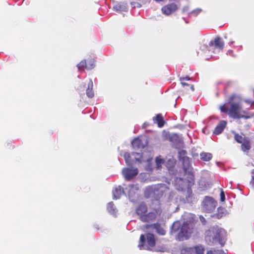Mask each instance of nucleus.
<instances>
[{"label":"nucleus","instance_id":"obj_1","mask_svg":"<svg viewBox=\"0 0 254 254\" xmlns=\"http://www.w3.org/2000/svg\"><path fill=\"white\" fill-rule=\"evenodd\" d=\"M144 228L149 232L146 235H140L138 247L140 250L152 251L156 244L153 233H159V223L157 222L152 224H146Z\"/></svg>","mask_w":254,"mask_h":254},{"label":"nucleus","instance_id":"obj_2","mask_svg":"<svg viewBox=\"0 0 254 254\" xmlns=\"http://www.w3.org/2000/svg\"><path fill=\"white\" fill-rule=\"evenodd\" d=\"M226 238L225 231L217 226L211 227L205 232V241L208 245L219 243L222 246Z\"/></svg>","mask_w":254,"mask_h":254},{"label":"nucleus","instance_id":"obj_3","mask_svg":"<svg viewBox=\"0 0 254 254\" xmlns=\"http://www.w3.org/2000/svg\"><path fill=\"white\" fill-rule=\"evenodd\" d=\"M131 155L136 162L146 163L145 169L147 171H152L155 166L159 167V156L155 157L154 163L153 160V153L151 151H144L142 154L132 152Z\"/></svg>","mask_w":254,"mask_h":254},{"label":"nucleus","instance_id":"obj_4","mask_svg":"<svg viewBox=\"0 0 254 254\" xmlns=\"http://www.w3.org/2000/svg\"><path fill=\"white\" fill-rule=\"evenodd\" d=\"M194 226V215L190 214L188 220L184 222L180 231L176 237V239L179 241L189 239L193 233Z\"/></svg>","mask_w":254,"mask_h":254},{"label":"nucleus","instance_id":"obj_5","mask_svg":"<svg viewBox=\"0 0 254 254\" xmlns=\"http://www.w3.org/2000/svg\"><path fill=\"white\" fill-rule=\"evenodd\" d=\"M219 109L221 112L227 113L230 117L234 119L249 118V117L242 115V114H245L246 112L242 110V106L239 103H232L229 109L225 107V105L221 106Z\"/></svg>","mask_w":254,"mask_h":254},{"label":"nucleus","instance_id":"obj_6","mask_svg":"<svg viewBox=\"0 0 254 254\" xmlns=\"http://www.w3.org/2000/svg\"><path fill=\"white\" fill-rule=\"evenodd\" d=\"M224 46V42L222 39L217 37L209 42L208 46L204 45L202 50L206 49L208 51H210L216 50L217 51V52H219L223 50Z\"/></svg>","mask_w":254,"mask_h":254},{"label":"nucleus","instance_id":"obj_7","mask_svg":"<svg viewBox=\"0 0 254 254\" xmlns=\"http://www.w3.org/2000/svg\"><path fill=\"white\" fill-rule=\"evenodd\" d=\"M217 202L212 197L206 196L202 202V210L207 213H211L216 208Z\"/></svg>","mask_w":254,"mask_h":254},{"label":"nucleus","instance_id":"obj_8","mask_svg":"<svg viewBox=\"0 0 254 254\" xmlns=\"http://www.w3.org/2000/svg\"><path fill=\"white\" fill-rule=\"evenodd\" d=\"M182 164L183 169L186 174H188L190 180L189 182L191 183L194 180V175L193 172V168L191 166L190 158H186V159L181 161Z\"/></svg>","mask_w":254,"mask_h":254},{"label":"nucleus","instance_id":"obj_9","mask_svg":"<svg viewBox=\"0 0 254 254\" xmlns=\"http://www.w3.org/2000/svg\"><path fill=\"white\" fill-rule=\"evenodd\" d=\"M95 66V60L92 58H88L82 60L77 65V67L79 70H83L84 69L90 70Z\"/></svg>","mask_w":254,"mask_h":254},{"label":"nucleus","instance_id":"obj_10","mask_svg":"<svg viewBox=\"0 0 254 254\" xmlns=\"http://www.w3.org/2000/svg\"><path fill=\"white\" fill-rule=\"evenodd\" d=\"M122 173L127 181H129L138 173L137 168L131 169L124 168L122 170Z\"/></svg>","mask_w":254,"mask_h":254},{"label":"nucleus","instance_id":"obj_11","mask_svg":"<svg viewBox=\"0 0 254 254\" xmlns=\"http://www.w3.org/2000/svg\"><path fill=\"white\" fill-rule=\"evenodd\" d=\"M163 134L166 138H168L167 135H168L169 140L175 144L176 147H182L183 146V141L178 134H173L170 135L168 132H165V131H163Z\"/></svg>","mask_w":254,"mask_h":254},{"label":"nucleus","instance_id":"obj_12","mask_svg":"<svg viewBox=\"0 0 254 254\" xmlns=\"http://www.w3.org/2000/svg\"><path fill=\"white\" fill-rule=\"evenodd\" d=\"M179 7L180 5H178L175 3H171L162 7L161 11L163 14L166 15H169L172 13L176 11Z\"/></svg>","mask_w":254,"mask_h":254},{"label":"nucleus","instance_id":"obj_13","mask_svg":"<svg viewBox=\"0 0 254 254\" xmlns=\"http://www.w3.org/2000/svg\"><path fill=\"white\" fill-rule=\"evenodd\" d=\"M131 145L134 149H141L144 148L146 146V141L144 139L138 137L132 140L131 141Z\"/></svg>","mask_w":254,"mask_h":254},{"label":"nucleus","instance_id":"obj_14","mask_svg":"<svg viewBox=\"0 0 254 254\" xmlns=\"http://www.w3.org/2000/svg\"><path fill=\"white\" fill-rule=\"evenodd\" d=\"M157 211L151 212L145 214L141 217V220L143 222H151L154 221L157 217Z\"/></svg>","mask_w":254,"mask_h":254},{"label":"nucleus","instance_id":"obj_15","mask_svg":"<svg viewBox=\"0 0 254 254\" xmlns=\"http://www.w3.org/2000/svg\"><path fill=\"white\" fill-rule=\"evenodd\" d=\"M174 183L176 189L179 190H183L187 187L186 181L182 178H176Z\"/></svg>","mask_w":254,"mask_h":254},{"label":"nucleus","instance_id":"obj_16","mask_svg":"<svg viewBox=\"0 0 254 254\" xmlns=\"http://www.w3.org/2000/svg\"><path fill=\"white\" fill-rule=\"evenodd\" d=\"M147 210V206L144 203H141L136 208V212L138 215L139 216V218L141 220V217L144 215Z\"/></svg>","mask_w":254,"mask_h":254},{"label":"nucleus","instance_id":"obj_17","mask_svg":"<svg viewBox=\"0 0 254 254\" xmlns=\"http://www.w3.org/2000/svg\"><path fill=\"white\" fill-rule=\"evenodd\" d=\"M227 124V122L225 121H222L216 127L213 133L215 134H220L225 128Z\"/></svg>","mask_w":254,"mask_h":254},{"label":"nucleus","instance_id":"obj_18","mask_svg":"<svg viewBox=\"0 0 254 254\" xmlns=\"http://www.w3.org/2000/svg\"><path fill=\"white\" fill-rule=\"evenodd\" d=\"M226 214V210L223 207H219L217 208V212L212 216L217 219H220L223 216H225Z\"/></svg>","mask_w":254,"mask_h":254},{"label":"nucleus","instance_id":"obj_19","mask_svg":"<svg viewBox=\"0 0 254 254\" xmlns=\"http://www.w3.org/2000/svg\"><path fill=\"white\" fill-rule=\"evenodd\" d=\"M241 147L242 151L247 154L249 152V151L251 148L250 141L248 139H246L245 141L241 143Z\"/></svg>","mask_w":254,"mask_h":254},{"label":"nucleus","instance_id":"obj_20","mask_svg":"<svg viewBox=\"0 0 254 254\" xmlns=\"http://www.w3.org/2000/svg\"><path fill=\"white\" fill-rule=\"evenodd\" d=\"M113 193L114 198L117 199L121 197V196L124 193V191L121 186H119L113 191Z\"/></svg>","mask_w":254,"mask_h":254},{"label":"nucleus","instance_id":"obj_21","mask_svg":"<svg viewBox=\"0 0 254 254\" xmlns=\"http://www.w3.org/2000/svg\"><path fill=\"white\" fill-rule=\"evenodd\" d=\"M93 83L91 80H90L88 83V87L86 89V95L89 98H92L94 96V93L93 90Z\"/></svg>","mask_w":254,"mask_h":254},{"label":"nucleus","instance_id":"obj_22","mask_svg":"<svg viewBox=\"0 0 254 254\" xmlns=\"http://www.w3.org/2000/svg\"><path fill=\"white\" fill-rule=\"evenodd\" d=\"M180 80L181 81V84L183 87L190 86L191 90L192 91L194 90V86L193 85L190 84L186 82L187 81L190 80V78L189 76H187L186 77H180Z\"/></svg>","mask_w":254,"mask_h":254},{"label":"nucleus","instance_id":"obj_23","mask_svg":"<svg viewBox=\"0 0 254 254\" xmlns=\"http://www.w3.org/2000/svg\"><path fill=\"white\" fill-rule=\"evenodd\" d=\"M186 200L187 201L190 203H193L196 201V199L192 193V191L190 189H188L187 190Z\"/></svg>","mask_w":254,"mask_h":254},{"label":"nucleus","instance_id":"obj_24","mask_svg":"<svg viewBox=\"0 0 254 254\" xmlns=\"http://www.w3.org/2000/svg\"><path fill=\"white\" fill-rule=\"evenodd\" d=\"M200 159L204 161H209L212 158V155L210 153L201 152L200 154Z\"/></svg>","mask_w":254,"mask_h":254},{"label":"nucleus","instance_id":"obj_25","mask_svg":"<svg viewBox=\"0 0 254 254\" xmlns=\"http://www.w3.org/2000/svg\"><path fill=\"white\" fill-rule=\"evenodd\" d=\"M181 227V223L180 221H177L174 222V223L172 225L171 229V233L173 234V233H176L177 232Z\"/></svg>","mask_w":254,"mask_h":254},{"label":"nucleus","instance_id":"obj_26","mask_svg":"<svg viewBox=\"0 0 254 254\" xmlns=\"http://www.w3.org/2000/svg\"><path fill=\"white\" fill-rule=\"evenodd\" d=\"M232 133L234 134L235 140L238 143L241 144L242 142H243L247 139L245 137H244L242 135H239L238 133H236L234 131H233Z\"/></svg>","mask_w":254,"mask_h":254},{"label":"nucleus","instance_id":"obj_27","mask_svg":"<svg viewBox=\"0 0 254 254\" xmlns=\"http://www.w3.org/2000/svg\"><path fill=\"white\" fill-rule=\"evenodd\" d=\"M187 152L185 150H181L179 151L178 157L180 162L186 159V158H189V157L187 156Z\"/></svg>","mask_w":254,"mask_h":254},{"label":"nucleus","instance_id":"obj_28","mask_svg":"<svg viewBox=\"0 0 254 254\" xmlns=\"http://www.w3.org/2000/svg\"><path fill=\"white\" fill-rule=\"evenodd\" d=\"M193 251H195V254H203L204 248L201 245L196 246L193 248Z\"/></svg>","mask_w":254,"mask_h":254},{"label":"nucleus","instance_id":"obj_29","mask_svg":"<svg viewBox=\"0 0 254 254\" xmlns=\"http://www.w3.org/2000/svg\"><path fill=\"white\" fill-rule=\"evenodd\" d=\"M166 182L167 183V184H162L160 183V187H159L160 192H167L169 191V188L168 187V185L169 184V183L168 181H167V182L166 181Z\"/></svg>","mask_w":254,"mask_h":254},{"label":"nucleus","instance_id":"obj_30","mask_svg":"<svg viewBox=\"0 0 254 254\" xmlns=\"http://www.w3.org/2000/svg\"><path fill=\"white\" fill-rule=\"evenodd\" d=\"M193 252V248L185 247L181 250V254H192Z\"/></svg>","mask_w":254,"mask_h":254},{"label":"nucleus","instance_id":"obj_31","mask_svg":"<svg viewBox=\"0 0 254 254\" xmlns=\"http://www.w3.org/2000/svg\"><path fill=\"white\" fill-rule=\"evenodd\" d=\"M124 158L125 159V161L127 163V164L128 165H131L132 164V162L131 161V156L130 154L129 153H125L124 154Z\"/></svg>","mask_w":254,"mask_h":254},{"label":"nucleus","instance_id":"obj_32","mask_svg":"<svg viewBox=\"0 0 254 254\" xmlns=\"http://www.w3.org/2000/svg\"><path fill=\"white\" fill-rule=\"evenodd\" d=\"M134 190H137L138 189L136 187H135L134 185H131L130 189H129V191H128V195L129 197L133 196V194L135 193L134 192Z\"/></svg>","mask_w":254,"mask_h":254},{"label":"nucleus","instance_id":"obj_33","mask_svg":"<svg viewBox=\"0 0 254 254\" xmlns=\"http://www.w3.org/2000/svg\"><path fill=\"white\" fill-rule=\"evenodd\" d=\"M207 254H226L222 250H212L207 252Z\"/></svg>","mask_w":254,"mask_h":254},{"label":"nucleus","instance_id":"obj_34","mask_svg":"<svg viewBox=\"0 0 254 254\" xmlns=\"http://www.w3.org/2000/svg\"><path fill=\"white\" fill-rule=\"evenodd\" d=\"M201 11V9L200 8H196L190 13H189V15H193L194 16H197L200 12Z\"/></svg>","mask_w":254,"mask_h":254},{"label":"nucleus","instance_id":"obj_35","mask_svg":"<svg viewBox=\"0 0 254 254\" xmlns=\"http://www.w3.org/2000/svg\"><path fill=\"white\" fill-rule=\"evenodd\" d=\"M166 124L164 121L163 116L160 114V128L162 127Z\"/></svg>","mask_w":254,"mask_h":254},{"label":"nucleus","instance_id":"obj_36","mask_svg":"<svg viewBox=\"0 0 254 254\" xmlns=\"http://www.w3.org/2000/svg\"><path fill=\"white\" fill-rule=\"evenodd\" d=\"M154 123L157 124L159 126V114L156 115L155 117L153 118Z\"/></svg>","mask_w":254,"mask_h":254},{"label":"nucleus","instance_id":"obj_37","mask_svg":"<svg viewBox=\"0 0 254 254\" xmlns=\"http://www.w3.org/2000/svg\"><path fill=\"white\" fill-rule=\"evenodd\" d=\"M225 199V196L224 192L223 190H221L220 192V200L221 201H224Z\"/></svg>","mask_w":254,"mask_h":254},{"label":"nucleus","instance_id":"obj_38","mask_svg":"<svg viewBox=\"0 0 254 254\" xmlns=\"http://www.w3.org/2000/svg\"><path fill=\"white\" fill-rule=\"evenodd\" d=\"M199 219L203 224H205L206 221L204 217H203L202 216H200Z\"/></svg>","mask_w":254,"mask_h":254},{"label":"nucleus","instance_id":"obj_39","mask_svg":"<svg viewBox=\"0 0 254 254\" xmlns=\"http://www.w3.org/2000/svg\"><path fill=\"white\" fill-rule=\"evenodd\" d=\"M166 234V231L162 228L160 227V235H164Z\"/></svg>","mask_w":254,"mask_h":254},{"label":"nucleus","instance_id":"obj_40","mask_svg":"<svg viewBox=\"0 0 254 254\" xmlns=\"http://www.w3.org/2000/svg\"><path fill=\"white\" fill-rule=\"evenodd\" d=\"M189 8L188 6H185L183 8V12H185L189 10Z\"/></svg>","mask_w":254,"mask_h":254},{"label":"nucleus","instance_id":"obj_41","mask_svg":"<svg viewBox=\"0 0 254 254\" xmlns=\"http://www.w3.org/2000/svg\"><path fill=\"white\" fill-rule=\"evenodd\" d=\"M233 51L232 50H228L227 51V54L228 55H230V56H234L233 55Z\"/></svg>","mask_w":254,"mask_h":254},{"label":"nucleus","instance_id":"obj_42","mask_svg":"<svg viewBox=\"0 0 254 254\" xmlns=\"http://www.w3.org/2000/svg\"><path fill=\"white\" fill-rule=\"evenodd\" d=\"M149 191L150 193H155V189H154L152 187L149 188Z\"/></svg>","mask_w":254,"mask_h":254},{"label":"nucleus","instance_id":"obj_43","mask_svg":"<svg viewBox=\"0 0 254 254\" xmlns=\"http://www.w3.org/2000/svg\"><path fill=\"white\" fill-rule=\"evenodd\" d=\"M164 160L163 159H161L160 158V160H159V162H160V165L161 164H163L164 163Z\"/></svg>","mask_w":254,"mask_h":254},{"label":"nucleus","instance_id":"obj_44","mask_svg":"<svg viewBox=\"0 0 254 254\" xmlns=\"http://www.w3.org/2000/svg\"><path fill=\"white\" fill-rule=\"evenodd\" d=\"M251 184H252L253 187H254V176H253V177H252V179L251 181Z\"/></svg>","mask_w":254,"mask_h":254},{"label":"nucleus","instance_id":"obj_45","mask_svg":"<svg viewBox=\"0 0 254 254\" xmlns=\"http://www.w3.org/2000/svg\"><path fill=\"white\" fill-rule=\"evenodd\" d=\"M113 205H114V204L112 202L108 203V207H112L113 206Z\"/></svg>","mask_w":254,"mask_h":254},{"label":"nucleus","instance_id":"obj_46","mask_svg":"<svg viewBox=\"0 0 254 254\" xmlns=\"http://www.w3.org/2000/svg\"><path fill=\"white\" fill-rule=\"evenodd\" d=\"M149 125V124H147L146 123H144L143 125V127H146L147 126H148Z\"/></svg>","mask_w":254,"mask_h":254},{"label":"nucleus","instance_id":"obj_47","mask_svg":"<svg viewBox=\"0 0 254 254\" xmlns=\"http://www.w3.org/2000/svg\"><path fill=\"white\" fill-rule=\"evenodd\" d=\"M159 251H160V252H165V248H164V249H161V248L160 247Z\"/></svg>","mask_w":254,"mask_h":254},{"label":"nucleus","instance_id":"obj_48","mask_svg":"<svg viewBox=\"0 0 254 254\" xmlns=\"http://www.w3.org/2000/svg\"><path fill=\"white\" fill-rule=\"evenodd\" d=\"M245 102H247V103H251V101H248V100H246Z\"/></svg>","mask_w":254,"mask_h":254},{"label":"nucleus","instance_id":"obj_49","mask_svg":"<svg viewBox=\"0 0 254 254\" xmlns=\"http://www.w3.org/2000/svg\"><path fill=\"white\" fill-rule=\"evenodd\" d=\"M234 43V41L231 42V44H233Z\"/></svg>","mask_w":254,"mask_h":254},{"label":"nucleus","instance_id":"obj_50","mask_svg":"<svg viewBox=\"0 0 254 254\" xmlns=\"http://www.w3.org/2000/svg\"><path fill=\"white\" fill-rule=\"evenodd\" d=\"M155 1H156L157 2L159 1V0H155Z\"/></svg>","mask_w":254,"mask_h":254}]
</instances>
